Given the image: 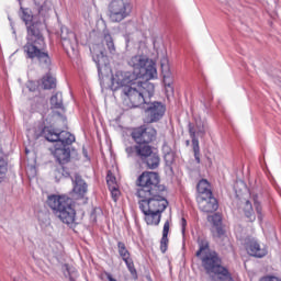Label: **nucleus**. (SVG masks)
I'll use <instances>...</instances> for the list:
<instances>
[{
  "instance_id": "nucleus-1",
  "label": "nucleus",
  "mask_w": 281,
  "mask_h": 281,
  "mask_svg": "<svg viewBox=\"0 0 281 281\" xmlns=\"http://www.w3.org/2000/svg\"><path fill=\"white\" fill-rule=\"evenodd\" d=\"M131 137L135 145L125 148L127 157L136 159L148 170H157L161 164V158L157 149L150 145L157 139V130L153 126L142 125L132 131Z\"/></svg>"
},
{
  "instance_id": "nucleus-2",
  "label": "nucleus",
  "mask_w": 281,
  "mask_h": 281,
  "mask_svg": "<svg viewBox=\"0 0 281 281\" xmlns=\"http://www.w3.org/2000/svg\"><path fill=\"white\" fill-rule=\"evenodd\" d=\"M111 85L109 88L111 91H121L124 95V102H126L130 109H137L142 104H146L149 98L155 95V85L145 81L136 80L132 83H123L115 80V77H111Z\"/></svg>"
},
{
  "instance_id": "nucleus-3",
  "label": "nucleus",
  "mask_w": 281,
  "mask_h": 281,
  "mask_svg": "<svg viewBox=\"0 0 281 281\" xmlns=\"http://www.w3.org/2000/svg\"><path fill=\"white\" fill-rule=\"evenodd\" d=\"M128 65L134 71L117 70L111 78H115L114 80L122 82L123 85H132V82H137L139 78L153 80V78L157 76L155 64L146 55L133 56L128 60Z\"/></svg>"
},
{
  "instance_id": "nucleus-4",
  "label": "nucleus",
  "mask_w": 281,
  "mask_h": 281,
  "mask_svg": "<svg viewBox=\"0 0 281 281\" xmlns=\"http://www.w3.org/2000/svg\"><path fill=\"white\" fill-rule=\"evenodd\" d=\"M162 193H153L151 195L139 198L138 207L145 216L147 225H159L161 223V214L168 207V200L161 195Z\"/></svg>"
},
{
  "instance_id": "nucleus-5",
  "label": "nucleus",
  "mask_w": 281,
  "mask_h": 281,
  "mask_svg": "<svg viewBox=\"0 0 281 281\" xmlns=\"http://www.w3.org/2000/svg\"><path fill=\"white\" fill-rule=\"evenodd\" d=\"M46 203L60 223L68 225V227L76 223V201L69 195L50 194L47 196Z\"/></svg>"
},
{
  "instance_id": "nucleus-6",
  "label": "nucleus",
  "mask_w": 281,
  "mask_h": 281,
  "mask_svg": "<svg viewBox=\"0 0 281 281\" xmlns=\"http://www.w3.org/2000/svg\"><path fill=\"white\" fill-rule=\"evenodd\" d=\"M202 267L205 270L206 276H210L212 280L217 278L220 281H232V272L223 265V258L215 250H210L205 256L201 257Z\"/></svg>"
},
{
  "instance_id": "nucleus-7",
  "label": "nucleus",
  "mask_w": 281,
  "mask_h": 281,
  "mask_svg": "<svg viewBox=\"0 0 281 281\" xmlns=\"http://www.w3.org/2000/svg\"><path fill=\"white\" fill-rule=\"evenodd\" d=\"M136 196L138 199L150 196L151 194H164L166 186L161 184V178L158 172L143 171L136 179Z\"/></svg>"
},
{
  "instance_id": "nucleus-8",
  "label": "nucleus",
  "mask_w": 281,
  "mask_h": 281,
  "mask_svg": "<svg viewBox=\"0 0 281 281\" xmlns=\"http://www.w3.org/2000/svg\"><path fill=\"white\" fill-rule=\"evenodd\" d=\"M75 149L71 147H65L61 145H55L53 150V156L55 157L58 166L55 169V179L59 181L60 179H69L71 177V171L69 167L71 166V151Z\"/></svg>"
},
{
  "instance_id": "nucleus-9",
  "label": "nucleus",
  "mask_w": 281,
  "mask_h": 281,
  "mask_svg": "<svg viewBox=\"0 0 281 281\" xmlns=\"http://www.w3.org/2000/svg\"><path fill=\"white\" fill-rule=\"evenodd\" d=\"M44 137L46 142L56 143L57 146H65L66 148H74L72 144L76 142V135L67 131L56 132L55 128L44 126L36 138Z\"/></svg>"
},
{
  "instance_id": "nucleus-10",
  "label": "nucleus",
  "mask_w": 281,
  "mask_h": 281,
  "mask_svg": "<svg viewBox=\"0 0 281 281\" xmlns=\"http://www.w3.org/2000/svg\"><path fill=\"white\" fill-rule=\"evenodd\" d=\"M133 12V4L126 0H112L108 5V19L110 23H122Z\"/></svg>"
},
{
  "instance_id": "nucleus-11",
  "label": "nucleus",
  "mask_w": 281,
  "mask_h": 281,
  "mask_svg": "<svg viewBox=\"0 0 281 281\" xmlns=\"http://www.w3.org/2000/svg\"><path fill=\"white\" fill-rule=\"evenodd\" d=\"M189 135L192 142V148L194 153V159L196 164H201V147L199 146V137L203 139L206 134L205 122L201 119H196L194 123L188 124Z\"/></svg>"
},
{
  "instance_id": "nucleus-12",
  "label": "nucleus",
  "mask_w": 281,
  "mask_h": 281,
  "mask_svg": "<svg viewBox=\"0 0 281 281\" xmlns=\"http://www.w3.org/2000/svg\"><path fill=\"white\" fill-rule=\"evenodd\" d=\"M146 124H155L166 115V104L161 101L147 100L144 105Z\"/></svg>"
},
{
  "instance_id": "nucleus-13",
  "label": "nucleus",
  "mask_w": 281,
  "mask_h": 281,
  "mask_svg": "<svg viewBox=\"0 0 281 281\" xmlns=\"http://www.w3.org/2000/svg\"><path fill=\"white\" fill-rule=\"evenodd\" d=\"M244 247L249 256L252 258H265L269 254V248L256 237L247 236L244 239Z\"/></svg>"
},
{
  "instance_id": "nucleus-14",
  "label": "nucleus",
  "mask_w": 281,
  "mask_h": 281,
  "mask_svg": "<svg viewBox=\"0 0 281 281\" xmlns=\"http://www.w3.org/2000/svg\"><path fill=\"white\" fill-rule=\"evenodd\" d=\"M119 255L124 260L131 276L134 280H137V269H135V263L133 262V258H131V251L126 248V244L124 241L117 243Z\"/></svg>"
},
{
  "instance_id": "nucleus-15",
  "label": "nucleus",
  "mask_w": 281,
  "mask_h": 281,
  "mask_svg": "<svg viewBox=\"0 0 281 281\" xmlns=\"http://www.w3.org/2000/svg\"><path fill=\"white\" fill-rule=\"evenodd\" d=\"M72 181V194L76 199H85L87 192H89V184L82 179L80 173H75L71 178Z\"/></svg>"
},
{
  "instance_id": "nucleus-16",
  "label": "nucleus",
  "mask_w": 281,
  "mask_h": 281,
  "mask_svg": "<svg viewBox=\"0 0 281 281\" xmlns=\"http://www.w3.org/2000/svg\"><path fill=\"white\" fill-rule=\"evenodd\" d=\"M198 205L202 212L212 214L218 210V200L212 195L198 196Z\"/></svg>"
},
{
  "instance_id": "nucleus-17",
  "label": "nucleus",
  "mask_w": 281,
  "mask_h": 281,
  "mask_svg": "<svg viewBox=\"0 0 281 281\" xmlns=\"http://www.w3.org/2000/svg\"><path fill=\"white\" fill-rule=\"evenodd\" d=\"M160 68L165 87H168V89H171V91H173L172 85L175 82V78L172 77V72L170 71V65L168 64V60L166 58L161 59Z\"/></svg>"
},
{
  "instance_id": "nucleus-18",
  "label": "nucleus",
  "mask_w": 281,
  "mask_h": 281,
  "mask_svg": "<svg viewBox=\"0 0 281 281\" xmlns=\"http://www.w3.org/2000/svg\"><path fill=\"white\" fill-rule=\"evenodd\" d=\"M61 45L66 52H76L78 47L76 33L69 32L67 36L61 34Z\"/></svg>"
},
{
  "instance_id": "nucleus-19",
  "label": "nucleus",
  "mask_w": 281,
  "mask_h": 281,
  "mask_svg": "<svg viewBox=\"0 0 281 281\" xmlns=\"http://www.w3.org/2000/svg\"><path fill=\"white\" fill-rule=\"evenodd\" d=\"M93 63L97 65L99 78L102 79V69H105L109 58L104 55V52L99 50L92 55Z\"/></svg>"
},
{
  "instance_id": "nucleus-20",
  "label": "nucleus",
  "mask_w": 281,
  "mask_h": 281,
  "mask_svg": "<svg viewBox=\"0 0 281 281\" xmlns=\"http://www.w3.org/2000/svg\"><path fill=\"white\" fill-rule=\"evenodd\" d=\"M102 45L106 47L110 54H115V40H113V36L111 35V32H109V30H103Z\"/></svg>"
},
{
  "instance_id": "nucleus-21",
  "label": "nucleus",
  "mask_w": 281,
  "mask_h": 281,
  "mask_svg": "<svg viewBox=\"0 0 281 281\" xmlns=\"http://www.w3.org/2000/svg\"><path fill=\"white\" fill-rule=\"evenodd\" d=\"M196 190L199 192V196H212V187L210 182L205 179H202L198 182Z\"/></svg>"
},
{
  "instance_id": "nucleus-22",
  "label": "nucleus",
  "mask_w": 281,
  "mask_h": 281,
  "mask_svg": "<svg viewBox=\"0 0 281 281\" xmlns=\"http://www.w3.org/2000/svg\"><path fill=\"white\" fill-rule=\"evenodd\" d=\"M50 109H60L63 113H65V104L63 103V93L61 92H56L55 94L52 95L50 98Z\"/></svg>"
},
{
  "instance_id": "nucleus-23",
  "label": "nucleus",
  "mask_w": 281,
  "mask_h": 281,
  "mask_svg": "<svg viewBox=\"0 0 281 281\" xmlns=\"http://www.w3.org/2000/svg\"><path fill=\"white\" fill-rule=\"evenodd\" d=\"M196 243H198V247H199L198 251L195 252L196 258H201V256L204 251H211L210 250V241L207 240V238L200 236V237H198Z\"/></svg>"
},
{
  "instance_id": "nucleus-24",
  "label": "nucleus",
  "mask_w": 281,
  "mask_h": 281,
  "mask_svg": "<svg viewBox=\"0 0 281 281\" xmlns=\"http://www.w3.org/2000/svg\"><path fill=\"white\" fill-rule=\"evenodd\" d=\"M164 160L165 164L167 166V168H169V170L172 171V164H175V151H172V149H170L168 146L164 147Z\"/></svg>"
},
{
  "instance_id": "nucleus-25",
  "label": "nucleus",
  "mask_w": 281,
  "mask_h": 281,
  "mask_svg": "<svg viewBox=\"0 0 281 281\" xmlns=\"http://www.w3.org/2000/svg\"><path fill=\"white\" fill-rule=\"evenodd\" d=\"M244 214L246 218H248L249 223H254V221H256V213L254 212V205L249 200H247L245 203Z\"/></svg>"
},
{
  "instance_id": "nucleus-26",
  "label": "nucleus",
  "mask_w": 281,
  "mask_h": 281,
  "mask_svg": "<svg viewBox=\"0 0 281 281\" xmlns=\"http://www.w3.org/2000/svg\"><path fill=\"white\" fill-rule=\"evenodd\" d=\"M43 89H56V78L46 75L42 79Z\"/></svg>"
},
{
  "instance_id": "nucleus-27",
  "label": "nucleus",
  "mask_w": 281,
  "mask_h": 281,
  "mask_svg": "<svg viewBox=\"0 0 281 281\" xmlns=\"http://www.w3.org/2000/svg\"><path fill=\"white\" fill-rule=\"evenodd\" d=\"M5 175H8V161L0 157V183L5 179Z\"/></svg>"
},
{
  "instance_id": "nucleus-28",
  "label": "nucleus",
  "mask_w": 281,
  "mask_h": 281,
  "mask_svg": "<svg viewBox=\"0 0 281 281\" xmlns=\"http://www.w3.org/2000/svg\"><path fill=\"white\" fill-rule=\"evenodd\" d=\"M254 205L257 212V218L260 223H262V218H265V215L262 214V205L259 203L257 198H254Z\"/></svg>"
},
{
  "instance_id": "nucleus-29",
  "label": "nucleus",
  "mask_w": 281,
  "mask_h": 281,
  "mask_svg": "<svg viewBox=\"0 0 281 281\" xmlns=\"http://www.w3.org/2000/svg\"><path fill=\"white\" fill-rule=\"evenodd\" d=\"M168 243H170V239H168V236L162 235L160 239V251L161 254H166L168 251Z\"/></svg>"
},
{
  "instance_id": "nucleus-30",
  "label": "nucleus",
  "mask_w": 281,
  "mask_h": 281,
  "mask_svg": "<svg viewBox=\"0 0 281 281\" xmlns=\"http://www.w3.org/2000/svg\"><path fill=\"white\" fill-rule=\"evenodd\" d=\"M63 271H64V276H65V278H68L69 279V281H76V278H74V272H71L70 270H69V265H64L63 266Z\"/></svg>"
},
{
  "instance_id": "nucleus-31",
  "label": "nucleus",
  "mask_w": 281,
  "mask_h": 281,
  "mask_svg": "<svg viewBox=\"0 0 281 281\" xmlns=\"http://www.w3.org/2000/svg\"><path fill=\"white\" fill-rule=\"evenodd\" d=\"M109 190L112 194L113 201H117V199H120V189H117V186H112Z\"/></svg>"
},
{
  "instance_id": "nucleus-32",
  "label": "nucleus",
  "mask_w": 281,
  "mask_h": 281,
  "mask_svg": "<svg viewBox=\"0 0 281 281\" xmlns=\"http://www.w3.org/2000/svg\"><path fill=\"white\" fill-rule=\"evenodd\" d=\"M34 102H36V109H41L42 106H45V104H47L45 97H35Z\"/></svg>"
},
{
  "instance_id": "nucleus-33",
  "label": "nucleus",
  "mask_w": 281,
  "mask_h": 281,
  "mask_svg": "<svg viewBox=\"0 0 281 281\" xmlns=\"http://www.w3.org/2000/svg\"><path fill=\"white\" fill-rule=\"evenodd\" d=\"M213 229H215L214 236H216V238H223V236H225V229L223 228V225L215 226Z\"/></svg>"
},
{
  "instance_id": "nucleus-34",
  "label": "nucleus",
  "mask_w": 281,
  "mask_h": 281,
  "mask_svg": "<svg viewBox=\"0 0 281 281\" xmlns=\"http://www.w3.org/2000/svg\"><path fill=\"white\" fill-rule=\"evenodd\" d=\"M106 183H108V187L109 188H113V186H117L115 183V177L111 173V171L108 172V176H106Z\"/></svg>"
},
{
  "instance_id": "nucleus-35",
  "label": "nucleus",
  "mask_w": 281,
  "mask_h": 281,
  "mask_svg": "<svg viewBox=\"0 0 281 281\" xmlns=\"http://www.w3.org/2000/svg\"><path fill=\"white\" fill-rule=\"evenodd\" d=\"M212 221H213V228L220 227L223 225V220L221 218V215H218V214L213 215Z\"/></svg>"
},
{
  "instance_id": "nucleus-36",
  "label": "nucleus",
  "mask_w": 281,
  "mask_h": 281,
  "mask_svg": "<svg viewBox=\"0 0 281 281\" xmlns=\"http://www.w3.org/2000/svg\"><path fill=\"white\" fill-rule=\"evenodd\" d=\"M170 233V221H166L162 228V236H168Z\"/></svg>"
},
{
  "instance_id": "nucleus-37",
  "label": "nucleus",
  "mask_w": 281,
  "mask_h": 281,
  "mask_svg": "<svg viewBox=\"0 0 281 281\" xmlns=\"http://www.w3.org/2000/svg\"><path fill=\"white\" fill-rule=\"evenodd\" d=\"M188 226V221L184 220V217L181 218V232L183 236L186 235V227Z\"/></svg>"
},
{
  "instance_id": "nucleus-38",
  "label": "nucleus",
  "mask_w": 281,
  "mask_h": 281,
  "mask_svg": "<svg viewBox=\"0 0 281 281\" xmlns=\"http://www.w3.org/2000/svg\"><path fill=\"white\" fill-rule=\"evenodd\" d=\"M260 281H281L278 277H263Z\"/></svg>"
},
{
  "instance_id": "nucleus-39",
  "label": "nucleus",
  "mask_w": 281,
  "mask_h": 281,
  "mask_svg": "<svg viewBox=\"0 0 281 281\" xmlns=\"http://www.w3.org/2000/svg\"><path fill=\"white\" fill-rule=\"evenodd\" d=\"M82 153H83V157L89 158V153L87 151V149L83 147L82 148Z\"/></svg>"
},
{
  "instance_id": "nucleus-40",
  "label": "nucleus",
  "mask_w": 281,
  "mask_h": 281,
  "mask_svg": "<svg viewBox=\"0 0 281 281\" xmlns=\"http://www.w3.org/2000/svg\"><path fill=\"white\" fill-rule=\"evenodd\" d=\"M55 115H58L61 120H67V117H65L60 112H55Z\"/></svg>"
},
{
  "instance_id": "nucleus-41",
  "label": "nucleus",
  "mask_w": 281,
  "mask_h": 281,
  "mask_svg": "<svg viewBox=\"0 0 281 281\" xmlns=\"http://www.w3.org/2000/svg\"><path fill=\"white\" fill-rule=\"evenodd\" d=\"M186 145H187V146H190V140H187V142H186Z\"/></svg>"
}]
</instances>
